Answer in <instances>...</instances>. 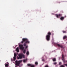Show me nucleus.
Returning <instances> with one entry per match:
<instances>
[{"label":"nucleus","mask_w":67,"mask_h":67,"mask_svg":"<svg viewBox=\"0 0 67 67\" xmlns=\"http://www.w3.org/2000/svg\"><path fill=\"white\" fill-rule=\"evenodd\" d=\"M16 51L17 52V53H19V52L20 50L19 49V47H18L16 48Z\"/></svg>","instance_id":"9d476101"},{"label":"nucleus","mask_w":67,"mask_h":67,"mask_svg":"<svg viewBox=\"0 0 67 67\" xmlns=\"http://www.w3.org/2000/svg\"><path fill=\"white\" fill-rule=\"evenodd\" d=\"M57 46H58V47H61V48H63V47L62 45H61L58 44H57Z\"/></svg>","instance_id":"1a4fd4ad"},{"label":"nucleus","mask_w":67,"mask_h":67,"mask_svg":"<svg viewBox=\"0 0 67 67\" xmlns=\"http://www.w3.org/2000/svg\"><path fill=\"white\" fill-rule=\"evenodd\" d=\"M51 32H49L47 33V35L46 36V39L47 41H49L50 40V37H51Z\"/></svg>","instance_id":"f03ea898"},{"label":"nucleus","mask_w":67,"mask_h":67,"mask_svg":"<svg viewBox=\"0 0 67 67\" xmlns=\"http://www.w3.org/2000/svg\"><path fill=\"white\" fill-rule=\"evenodd\" d=\"M62 64V62H60L59 63V65H61Z\"/></svg>","instance_id":"b1692460"},{"label":"nucleus","mask_w":67,"mask_h":67,"mask_svg":"<svg viewBox=\"0 0 67 67\" xmlns=\"http://www.w3.org/2000/svg\"><path fill=\"white\" fill-rule=\"evenodd\" d=\"M35 64L36 65H38V63H37V62H36L35 63Z\"/></svg>","instance_id":"a211bd4d"},{"label":"nucleus","mask_w":67,"mask_h":67,"mask_svg":"<svg viewBox=\"0 0 67 67\" xmlns=\"http://www.w3.org/2000/svg\"><path fill=\"white\" fill-rule=\"evenodd\" d=\"M66 62H67V60L66 61Z\"/></svg>","instance_id":"c85d7f7f"},{"label":"nucleus","mask_w":67,"mask_h":67,"mask_svg":"<svg viewBox=\"0 0 67 67\" xmlns=\"http://www.w3.org/2000/svg\"><path fill=\"white\" fill-rule=\"evenodd\" d=\"M23 62L24 63H25V62H26V60L25 59H24L23 60Z\"/></svg>","instance_id":"412c9836"},{"label":"nucleus","mask_w":67,"mask_h":67,"mask_svg":"<svg viewBox=\"0 0 67 67\" xmlns=\"http://www.w3.org/2000/svg\"><path fill=\"white\" fill-rule=\"evenodd\" d=\"M64 65L65 66H66L67 67V64H64Z\"/></svg>","instance_id":"5701e85b"},{"label":"nucleus","mask_w":67,"mask_h":67,"mask_svg":"<svg viewBox=\"0 0 67 67\" xmlns=\"http://www.w3.org/2000/svg\"><path fill=\"white\" fill-rule=\"evenodd\" d=\"M67 37V36H64L63 37V39L64 40V39H65V38H66Z\"/></svg>","instance_id":"4468645a"},{"label":"nucleus","mask_w":67,"mask_h":67,"mask_svg":"<svg viewBox=\"0 0 67 67\" xmlns=\"http://www.w3.org/2000/svg\"><path fill=\"white\" fill-rule=\"evenodd\" d=\"M19 47H20V49H21V50H24V47H23V45L22 44H20L19 46Z\"/></svg>","instance_id":"39448f33"},{"label":"nucleus","mask_w":67,"mask_h":67,"mask_svg":"<svg viewBox=\"0 0 67 67\" xmlns=\"http://www.w3.org/2000/svg\"><path fill=\"white\" fill-rule=\"evenodd\" d=\"M24 54H25V52H26V50L24 49L23 51Z\"/></svg>","instance_id":"dca6fc26"},{"label":"nucleus","mask_w":67,"mask_h":67,"mask_svg":"<svg viewBox=\"0 0 67 67\" xmlns=\"http://www.w3.org/2000/svg\"><path fill=\"white\" fill-rule=\"evenodd\" d=\"M7 64L5 63V67H7V66H9V63L8 62H7Z\"/></svg>","instance_id":"9b49d317"},{"label":"nucleus","mask_w":67,"mask_h":67,"mask_svg":"<svg viewBox=\"0 0 67 67\" xmlns=\"http://www.w3.org/2000/svg\"><path fill=\"white\" fill-rule=\"evenodd\" d=\"M55 15L57 18H59V17L62 16V15L61 14H55Z\"/></svg>","instance_id":"423d86ee"},{"label":"nucleus","mask_w":67,"mask_h":67,"mask_svg":"<svg viewBox=\"0 0 67 67\" xmlns=\"http://www.w3.org/2000/svg\"><path fill=\"white\" fill-rule=\"evenodd\" d=\"M53 62H56V58H54L53 59Z\"/></svg>","instance_id":"2eb2a0df"},{"label":"nucleus","mask_w":67,"mask_h":67,"mask_svg":"<svg viewBox=\"0 0 67 67\" xmlns=\"http://www.w3.org/2000/svg\"><path fill=\"white\" fill-rule=\"evenodd\" d=\"M16 53H15L14 54V57H13V58L14 60L16 59Z\"/></svg>","instance_id":"6e6552de"},{"label":"nucleus","mask_w":67,"mask_h":67,"mask_svg":"<svg viewBox=\"0 0 67 67\" xmlns=\"http://www.w3.org/2000/svg\"><path fill=\"white\" fill-rule=\"evenodd\" d=\"M62 57L63 58L62 60L63 62L64 63H66V61H65V59L64 58V55L63 54H62Z\"/></svg>","instance_id":"0eeeda50"},{"label":"nucleus","mask_w":67,"mask_h":67,"mask_svg":"<svg viewBox=\"0 0 67 67\" xmlns=\"http://www.w3.org/2000/svg\"><path fill=\"white\" fill-rule=\"evenodd\" d=\"M60 67H65V66H64V65H62Z\"/></svg>","instance_id":"6ab92c4d"},{"label":"nucleus","mask_w":67,"mask_h":67,"mask_svg":"<svg viewBox=\"0 0 67 67\" xmlns=\"http://www.w3.org/2000/svg\"><path fill=\"white\" fill-rule=\"evenodd\" d=\"M18 56L19 57H17V58L18 59H22V58H23H23L25 57L24 55H23V54L22 53L19 54Z\"/></svg>","instance_id":"7ed1b4c3"},{"label":"nucleus","mask_w":67,"mask_h":67,"mask_svg":"<svg viewBox=\"0 0 67 67\" xmlns=\"http://www.w3.org/2000/svg\"><path fill=\"white\" fill-rule=\"evenodd\" d=\"M63 33H66V31H63Z\"/></svg>","instance_id":"4be33fe9"},{"label":"nucleus","mask_w":67,"mask_h":67,"mask_svg":"<svg viewBox=\"0 0 67 67\" xmlns=\"http://www.w3.org/2000/svg\"><path fill=\"white\" fill-rule=\"evenodd\" d=\"M45 67H48V65H46L45 66Z\"/></svg>","instance_id":"a878e982"},{"label":"nucleus","mask_w":67,"mask_h":67,"mask_svg":"<svg viewBox=\"0 0 67 67\" xmlns=\"http://www.w3.org/2000/svg\"><path fill=\"white\" fill-rule=\"evenodd\" d=\"M17 66V65L15 66V67H17V66Z\"/></svg>","instance_id":"bb28decb"},{"label":"nucleus","mask_w":67,"mask_h":67,"mask_svg":"<svg viewBox=\"0 0 67 67\" xmlns=\"http://www.w3.org/2000/svg\"><path fill=\"white\" fill-rule=\"evenodd\" d=\"M27 66H31V67H32V66H34V65H32V64H28Z\"/></svg>","instance_id":"ddd939ff"},{"label":"nucleus","mask_w":67,"mask_h":67,"mask_svg":"<svg viewBox=\"0 0 67 67\" xmlns=\"http://www.w3.org/2000/svg\"><path fill=\"white\" fill-rule=\"evenodd\" d=\"M26 54L27 55H29V52L28 51H27Z\"/></svg>","instance_id":"f3484780"},{"label":"nucleus","mask_w":67,"mask_h":67,"mask_svg":"<svg viewBox=\"0 0 67 67\" xmlns=\"http://www.w3.org/2000/svg\"><path fill=\"white\" fill-rule=\"evenodd\" d=\"M42 60L43 62H45V60L44 59H42Z\"/></svg>","instance_id":"393cba45"},{"label":"nucleus","mask_w":67,"mask_h":67,"mask_svg":"<svg viewBox=\"0 0 67 67\" xmlns=\"http://www.w3.org/2000/svg\"><path fill=\"white\" fill-rule=\"evenodd\" d=\"M53 64L54 65H56V64H57V63L56 62L54 63H53Z\"/></svg>","instance_id":"aec40b11"},{"label":"nucleus","mask_w":67,"mask_h":67,"mask_svg":"<svg viewBox=\"0 0 67 67\" xmlns=\"http://www.w3.org/2000/svg\"><path fill=\"white\" fill-rule=\"evenodd\" d=\"M22 62V60H20L18 61L17 60H16L15 61V65L16 66H20V63H21Z\"/></svg>","instance_id":"20e7f679"},{"label":"nucleus","mask_w":67,"mask_h":67,"mask_svg":"<svg viewBox=\"0 0 67 67\" xmlns=\"http://www.w3.org/2000/svg\"><path fill=\"white\" fill-rule=\"evenodd\" d=\"M22 40L23 41H22L21 42V43L23 44L24 42H25L24 43V46L26 47L25 48H27L28 47V46H26V43L27 44V43H28V44H29V43H30V41H29L28 39L26 38H23Z\"/></svg>","instance_id":"f257e3e1"},{"label":"nucleus","mask_w":67,"mask_h":67,"mask_svg":"<svg viewBox=\"0 0 67 67\" xmlns=\"http://www.w3.org/2000/svg\"><path fill=\"white\" fill-rule=\"evenodd\" d=\"M17 54H18V53H17Z\"/></svg>","instance_id":"cd10ccee"},{"label":"nucleus","mask_w":67,"mask_h":67,"mask_svg":"<svg viewBox=\"0 0 67 67\" xmlns=\"http://www.w3.org/2000/svg\"><path fill=\"white\" fill-rule=\"evenodd\" d=\"M64 18H64V17H61L60 18V19L61 20H62V21H63V20L64 19Z\"/></svg>","instance_id":"f8f14e48"}]
</instances>
